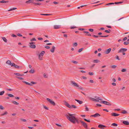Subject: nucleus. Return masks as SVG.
I'll return each mask as SVG.
<instances>
[{
    "label": "nucleus",
    "instance_id": "obj_1",
    "mask_svg": "<svg viewBox=\"0 0 129 129\" xmlns=\"http://www.w3.org/2000/svg\"><path fill=\"white\" fill-rule=\"evenodd\" d=\"M74 115V114L68 113L65 115V116L72 123H75L76 122L77 123H79V121L75 117Z\"/></svg>",
    "mask_w": 129,
    "mask_h": 129
},
{
    "label": "nucleus",
    "instance_id": "obj_2",
    "mask_svg": "<svg viewBox=\"0 0 129 129\" xmlns=\"http://www.w3.org/2000/svg\"><path fill=\"white\" fill-rule=\"evenodd\" d=\"M71 83L73 86L78 87L79 89H83V88L81 86H79L75 82L72 81L71 82Z\"/></svg>",
    "mask_w": 129,
    "mask_h": 129
},
{
    "label": "nucleus",
    "instance_id": "obj_3",
    "mask_svg": "<svg viewBox=\"0 0 129 129\" xmlns=\"http://www.w3.org/2000/svg\"><path fill=\"white\" fill-rule=\"evenodd\" d=\"M65 104L66 106L69 108L72 109L73 108H77V107L73 105H70L67 102H65Z\"/></svg>",
    "mask_w": 129,
    "mask_h": 129
},
{
    "label": "nucleus",
    "instance_id": "obj_4",
    "mask_svg": "<svg viewBox=\"0 0 129 129\" xmlns=\"http://www.w3.org/2000/svg\"><path fill=\"white\" fill-rule=\"evenodd\" d=\"M23 82L26 84L29 85L30 86H32V85L33 84H36V83L33 81H32L31 82V83H29L28 82H27L23 81Z\"/></svg>",
    "mask_w": 129,
    "mask_h": 129
},
{
    "label": "nucleus",
    "instance_id": "obj_5",
    "mask_svg": "<svg viewBox=\"0 0 129 129\" xmlns=\"http://www.w3.org/2000/svg\"><path fill=\"white\" fill-rule=\"evenodd\" d=\"M100 103H103L105 105L108 106H111V104L110 103L105 101L100 102Z\"/></svg>",
    "mask_w": 129,
    "mask_h": 129
},
{
    "label": "nucleus",
    "instance_id": "obj_6",
    "mask_svg": "<svg viewBox=\"0 0 129 129\" xmlns=\"http://www.w3.org/2000/svg\"><path fill=\"white\" fill-rule=\"evenodd\" d=\"M34 44H35L34 42H31L29 43L30 45L29 46L30 47L33 48H35L36 47V45Z\"/></svg>",
    "mask_w": 129,
    "mask_h": 129
},
{
    "label": "nucleus",
    "instance_id": "obj_7",
    "mask_svg": "<svg viewBox=\"0 0 129 129\" xmlns=\"http://www.w3.org/2000/svg\"><path fill=\"white\" fill-rule=\"evenodd\" d=\"M127 50L126 48H121L118 52V53L123 52L126 51Z\"/></svg>",
    "mask_w": 129,
    "mask_h": 129
},
{
    "label": "nucleus",
    "instance_id": "obj_8",
    "mask_svg": "<svg viewBox=\"0 0 129 129\" xmlns=\"http://www.w3.org/2000/svg\"><path fill=\"white\" fill-rule=\"evenodd\" d=\"M80 122L82 123L83 126L85 128H87V124L82 121H81Z\"/></svg>",
    "mask_w": 129,
    "mask_h": 129
},
{
    "label": "nucleus",
    "instance_id": "obj_9",
    "mask_svg": "<svg viewBox=\"0 0 129 129\" xmlns=\"http://www.w3.org/2000/svg\"><path fill=\"white\" fill-rule=\"evenodd\" d=\"M100 116V115L98 113H96L95 114L91 115L90 116L91 117H99Z\"/></svg>",
    "mask_w": 129,
    "mask_h": 129
},
{
    "label": "nucleus",
    "instance_id": "obj_10",
    "mask_svg": "<svg viewBox=\"0 0 129 129\" xmlns=\"http://www.w3.org/2000/svg\"><path fill=\"white\" fill-rule=\"evenodd\" d=\"M34 0H29L26 1L25 3L26 4H30V3H33L34 4Z\"/></svg>",
    "mask_w": 129,
    "mask_h": 129
},
{
    "label": "nucleus",
    "instance_id": "obj_11",
    "mask_svg": "<svg viewBox=\"0 0 129 129\" xmlns=\"http://www.w3.org/2000/svg\"><path fill=\"white\" fill-rule=\"evenodd\" d=\"M61 27L60 25H55L53 26V28L55 29L60 28Z\"/></svg>",
    "mask_w": 129,
    "mask_h": 129
},
{
    "label": "nucleus",
    "instance_id": "obj_12",
    "mask_svg": "<svg viewBox=\"0 0 129 129\" xmlns=\"http://www.w3.org/2000/svg\"><path fill=\"white\" fill-rule=\"evenodd\" d=\"M111 50V48H109L108 49H107L105 51V53L106 54H108L109 53Z\"/></svg>",
    "mask_w": 129,
    "mask_h": 129
},
{
    "label": "nucleus",
    "instance_id": "obj_13",
    "mask_svg": "<svg viewBox=\"0 0 129 129\" xmlns=\"http://www.w3.org/2000/svg\"><path fill=\"white\" fill-rule=\"evenodd\" d=\"M90 99L92 101L94 102H99V100L97 99H96L94 98H93L90 97Z\"/></svg>",
    "mask_w": 129,
    "mask_h": 129
},
{
    "label": "nucleus",
    "instance_id": "obj_14",
    "mask_svg": "<svg viewBox=\"0 0 129 129\" xmlns=\"http://www.w3.org/2000/svg\"><path fill=\"white\" fill-rule=\"evenodd\" d=\"M112 116H119V114L116 113H112L111 114Z\"/></svg>",
    "mask_w": 129,
    "mask_h": 129
},
{
    "label": "nucleus",
    "instance_id": "obj_15",
    "mask_svg": "<svg viewBox=\"0 0 129 129\" xmlns=\"http://www.w3.org/2000/svg\"><path fill=\"white\" fill-rule=\"evenodd\" d=\"M98 127L102 129H104V127H106L107 126L106 125L102 124H99L98 126Z\"/></svg>",
    "mask_w": 129,
    "mask_h": 129
},
{
    "label": "nucleus",
    "instance_id": "obj_16",
    "mask_svg": "<svg viewBox=\"0 0 129 129\" xmlns=\"http://www.w3.org/2000/svg\"><path fill=\"white\" fill-rule=\"evenodd\" d=\"M11 66L12 67H14L15 68H18L19 67L17 65H16L14 63H12V64Z\"/></svg>",
    "mask_w": 129,
    "mask_h": 129
},
{
    "label": "nucleus",
    "instance_id": "obj_17",
    "mask_svg": "<svg viewBox=\"0 0 129 129\" xmlns=\"http://www.w3.org/2000/svg\"><path fill=\"white\" fill-rule=\"evenodd\" d=\"M123 123L125 125H129V122L126 121H123Z\"/></svg>",
    "mask_w": 129,
    "mask_h": 129
},
{
    "label": "nucleus",
    "instance_id": "obj_18",
    "mask_svg": "<svg viewBox=\"0 0 129 129\" xmlns=\"http://www.w3.org/2000/svg\"><path fill=\"white\" fill-rule=\"evenodd\" d=\"M55 49V47L54 46H53L52 47V49L50 50V51L52 52L53 53L54 52Z\"/></svg>",
    "mask_w": 129,
    "mask_h": 129
},
{
    "label": "nucleus",
    "instance_id": "obj_19",
    "mask_svg": "<svg viewBox=\"0 0 129 129\" xmlns=\"http://www.w3.org/2000/svg\"><path fill=\"white\" fill-rule=\"evenodd\" d=\"M15 75H16L18 76H22L23 75H24L23 74H19V73H15L14 74Z\"/></svg>",
    "mask_w": 129,
    "mask_h": 129
},
{
    "label": "nucleus",
    "instance_id": "obj_20",
    "mask_svg": "<svg viewBox=\"0 0 129 129\" xmlns=\"http://www.w3.org/2000/svg\"><path fill=\"white\" fill-rule=\"evenodd\" d=\"M6 63L8 65H11L12 64V63H11V61L9 60H7L6 62Z\"/></svg>",
    "mask_w": 129,
    "mask_h": 129
},
{
    "label": "nucleus",
    "instance_id": "obj_21",
    "mask_svg": "<svg viewBox=\"0 0 129 129\" xmlns=\"http://www.w3.org/2000/svg\"><path fill=\"white\" fill-rule=\"evenodd\" d=\"M45 53V52L44 51H42L41 52V53L39 55H41V56H43Z\"/></svg>",
    "mask_w": 129,
    "mask_h": 129
},
{
    "label": "nucleus",
    "instance_id": "obj_22",
    "mask_svg": "<svg viewBox=\"0 0 129 129\" xmlns=\"http://www.w3.org/2000/svg\"><path fill=\"white\" fill-rule=\"evenodd\" d=\"M75 100L80 104H81L83 103V102L82 101L77 99H75Z\"/></svg>",
    "mask_w": 129,
    "mask_h": 129
},
{
    "label": "nucleus",
    "instance_id": "obj_23",
    "mask_svg": "<svg viewBox=\"0 0 129 129\" xmlns=\"http://www.w3.org/2000/svg\"><path fill=\"white\" fill-rule=\"evenodd\" d=\"M9 2L8 1H5L4 0H3L2 1H0V3H8Z\"/></svg>",
    "mask_w": 129,
    "mask_h": 129
},
{
    "label": "nucleus",
    "instance_id": "obj_24",
    "mask_svg": "<svg viewBox=\"0 0 129 129\" xmlns=\"http://www.w3.org/2000/svg\"><path fill=\"white\" fill-rule=\"evenodd\" d=\"M100 61L98 59H95L94 60H93V62L94 63H98L100 62Z\"/></svg>",
    "mask_w": 129,
    "mask_h": 129
},
{
    "label": "nucleus",
    "instance_id": "obj_25",
    "mask_svg": "<svg viewBox=\"0 0 129 129\" xmlns=\"http://www.w3.org/2000/svg\"><path fill=\"white\" fill-rule=\"evenodd\" d=\"M2 38L3 40L5 42H7V40L6 38H5L4 37H2Z\"/></svg>",
    "mask_w": 129,
    "mask_h": 129
},
{
    "label": "nucleus",
    "instance_id": "obj_26",
    "mask_svg": "<svg viewBox=\"0 0 129 129\" xmlns=\"http://www.w3.org/2000/svg\"><path fill=\"white\" fill-rule=\"evenodd\" d=\"M17 9L16 8H11L9 9V10H8V11H12L14 10H15Z\"/></svg>",
    "mask_w": 129,
    "mask_h": 129
},
{
    "label": "nucleus",
    "instance_id": "obj_27",
    "mask_svg": "<svg viewBox=\"0 0 129 129\" xmlns=\"http://www.w3.org/2000/svg\"><path fill=\"white\" fill-rule=\"evenodd\" d=\"M35 72L34 70L31 69L29 71V72L31 73H34Z\"/></svg>",
    "mask_w": 129,
    "mask_h": 129
},
{
    "label": "nucleus",
    "instance_id": "obj_28",
    "mask_svg": "<svg viewBox=\"0 0 129 129\" xmlns=\"http://www.w3.org/2000/svg\"><path fill=\"white\" fill-rule=\"evenodd\" d=\"M12 103L15 105H18L19 104V103H18L15 101H13Z\"/></svg>",
    "mask_w": 129,
    "mask_h": 129
},
{
    "label": "nucleus",
    "instance_id": "obj_29",
    "mask_svg": "<svg viewBox=\"0 0 129 129\" xmlns=\"http://www.w3.org/2000/svg\"><path fill=\"white\" fill-rule=\"evenodd\" d=\"M43 56L39 55L38 58L39 60H41L43 59Z\"/></svg>",
    "mask_w": 129,
    "mask_h": 129
},
{
    "label": "nucleus",
    "instance_id": "obj_30",
    "mask_svg": "<svg viewBox=\"0 0 129 129\" xmlns=\"http://www.w3.org/2000/svg\"><path fill=\"white\" fill-rule=\"evenodd\" d=\"M8 95L10 97H14V95L13 94H8Z\"/></svg>",
    "mask_w": 129,
    "mask_h": 129
},
{
    "label": "nucleus",
    "instance_id": "obj_31",
    "mask_svg": "<svg viewBox=\"0 0 129 129\" xmlns=\"http://www.w3.org/2000/svg\"><path fill=\"white\" fill-rule=\"evenodd\" d=\"M50 103H51L52 105H55V103L54 102V101H52L51 100L50 101Z\"/></svg>",
    "mask_w": 129,
    "mask_h": 129
},
{
    "label": "nucleus",
    "instance_id": "obj_32",
    "mask_svg": "<svg viewBox=\"0 0 129 129\" xmlns=\"http://www.w3.org/2000/svg\"><path fill=\"white\" fill-rule=\"evenodd\" d=\"M121 113L123 114H126L127 113V112L125 110H123L121 112Z\"/></svg>",
    "mask_w": 129,
    "mask_h": 129
},
{
    "label": "nucleus",
    "instance_id": "obj_33",
    "mask_svg": "<svg viewBox=\"0 0 129 129\" xmlns=\"http://www.w3.org/2000/svg\"><path fill=\"white\" fill-rule=\"evenodd\" d=\"M5 93V91H3L0 92V95H2Z\"/></svg>",
    "mask_w": 129,
    "mask_h": 129
},
{
    "label": "nucleus",
    "instance_id": "obj_34",
    "mask_svg": "<svg viewBox=\"0 0 129 129\" xmlns=\"http://www.w3.org/2000/svg\"><path fill=\"white\" fill-rule=\"evenodd\" d=\"M111 125L115 126H117L118 125L116 123H113Z\"/></svg>",
    "mask_w": 129,
    "mask_h": 129
},
{
    "label": "nucleus",
    "instance_id": "obj_35",
    "mask_svg": "<svg viewBox=\"0 0 129 129\" xmlns=\"http://www.w3.org/2000/svg\"><path fill=\"white\" fill-rule=\"evenodd\" d=\"M83 48H80L79 49L78 51V52H81V51H82L83 50Z\"/></svg>",
    "mask_w": 129,
    "mask_h": 129
},
{
    "label": "nucleus",
    "instance_id": "obj_36",
    "mask_svg": "<svg viewBox=\"0 0 129 129\" xmlns=\"http://www.w3.org/2000/svg\"><path fill=\"white\" fill-rule=\"evenodd\" d=\"M41 15H45V16H49L51 15V14H41Z\"/></svg>",
    "mask_w": 129,
    "mask_h": 129
},
{
    "label": "nucleus",
    "instance_id": "obj_37",
    "mask_svg": "<svg viewBox=\"0 0 129 129\" xmlns=\"http://www.w3.org/2000/svg\"><path fill=\"white\" fill-rule=\"evenodd\" d=\"M34 4L38 5H41V4L40 3H34Z\"/></svg>",
    "mask_w": 129,
    "mask_h": 129
},
{
    "label": "nucleus",
    "instance_id": "obj_38",
    "mask_svg": "<svg viewBox=\"0 0 129 129\" xmlns=\"http://www.w3.org/2000/svg\"><path fill=\"white\" fill-rule=\"evenodd\" d=\"M16 78L20 80H23L24 79L20 77H16Z\"/></svg>",
    "mask_w": 129,
    "mask_h": 129
},
{
    "label": "nucleus",
    "instance_id": "obj_39",
    "mask_svg": "<svg viewBox=\"0 0 129 129\" xmlns=\"http://www.w3.org/2000/svg\"><path fill=\"white\" fill-rule=\"evenodd\" d=\"M123 2H116L114 3L115 4H121L123 3Z\"/></svg>",
    "mask_w": 129,
    "mask_h": 129
},
{
    "label": "nucleus",
    "instance_id": "obj_40",
    "mask_svg": "<svg viewBox=\"0 0 129 129\" xmlns=\"http://www.w3.org/2000/svg\"><path fill=\"white\" fill-rule=\"evenodd\" d=\"M89 75H90L92 76L94 74L93 72H89Z\"/></svg>",
    "mask_w": 129,
    "mask_h": 129
},
{
    "label": "nucleus",
    "instance_id": "obj_41",
    "mask_svg": "<svg viewBox=\"0 0 129 129\" xmlns=\"http://www.w3.org/2000/svg\"><path fill=\"white\" fill-rule=\"evenodd\" d=\"M123 44L125 45H127L129 44V42H125Z\"/></svg>",
    "mask_w": 129,
    "mask_h": 129
},
{
    "label": "nucleus",
    "instance_id": "obj_42",
    "mask_svg": "<svg viewBox=\"0 0 129 129\" xmlns=\"http://www.w3.org/2000/svg\"><path fill=\"white\" fill-rule=\"evenodd\" d=\"M126 69H123L121 70L122 72H124L126 71Z\"/></svg>",
    "mask_w": 129,
    "mask_h": 129
},
{
    "label": "nucleus",
    "instance_id": "obj_43",
    "mask_svg": "<svg viewBox=\"0 0 129 129\" xmlns=\"http://www.w3.org/2000/svg\"><path fill=\"white\" fill-rule=\"evenodd\" d=\"M72 62L75 64H77L78 63V62L74 60H72Z\"/></svg>",
    "mask_w": 129,
    "mask_h": 129
},
{
    "label": "nucleus",
    "instance_id": "obj_44",
    "mask_svg": "<svg viewBox=\"0 0 129 129\" xmlns=\"http://www.w3.org/2000/svg\"><path fill=\"white\" fill-rule=\"evenodd\" d=\"M114 4L115 3H108V4H106V5H107V6H108V5H112V4Z\"/></svg>",
    "mask_w": 129,
    "mask_h": 129
},
{
    "label": "nucleus",
    "instance_id": "obj_45",
    "mask_svg": "<svg viewBox=\"0 0 129 129\" xmlns=\"http://www.w3.org/2000/svg\"><path fill=\"white\" fill-rule=\"evenodd\" d=\"M36 40L35 38H33L32 39H30V41H36Z\"/></svg>",
    "mask_w": 129,
    "mask_h": 129
},
{
    "label": "nucleus",
    "instance_id": "obj_46",
    "mask_svg": "<svg viewBox=\"0 0 129 129\" xmlns=\"http://www.w3.org/2000/svg\"><path fill=\"white\" fill-rule=\"evenodd\" d=\"M76 28V26H71L70 28L71 29H74V28Z\"/></svg>",
    "mask_w": 129,
    "mask_h": 129
},
{
    "label": "nucleus",
    "instance_id": "obj_47",
    "mask_svg": "<svg viewBox=\"0 0 129 129\" xmlns=\"http://www.w3.org/2000/svg\"><path fill=\"white\" fill-rule=\"evenodd\" d=\"M7 114V112H6L2 114V115H4L6 114Z\"/></svg>",
    "mask_w": 129,
    "mask_h": 129
},
{
    "label": "nucleus",
    "instance_id": "obj_48",
    "mask_svg": "<svg viewBox=\"0 0 129 129\" xmlns=\"http://www.w3.org/2000/svg\"><path fill=\"white\" fill-rule=\"evenodd\" d=\"M21 120L22 121H23V122H26V119H21Z\"/></svg>",
    "mask_w": 129,
    "mask_h": 129
},
{
    "label": "nucleus",
    "instance_id": "obj_49",
    "mask_svg": "<svg viewBox=\"0 0 129 129\" xmlns=\"http://www.w3.org/2000/svg\"><path fill=\"white\" fill-rule=\"evenodd\" d=\"M45 48L47 49H49L50 48V47L48 46H46L45 47Z\"/></svg>",
    "mask_w": 129,
    "mask_h": 129
},
{
    "label": "nucleus",
    "instance_id": "obj_50",
    "mask_svg": "<svg viewBox=\"0 0 129 129\" xmlns=\"http://www.w3.org/2000/svg\"><path fill=\"white\" fill-rule=\"evenodd\" d=\"M108 36V35L107 36H99V37H107Z\"/></svg>",
    "mask_w": 129,
    "mask_h": 129
},
{
    "label": "nucleus",
    "instance_id": "obj_51",
    "mask_svg": "<svg viewBox=\"0 0 129 129\" xmlns=\"http://www.w3.org/2000/svg\"><path fill=\"white\" fill-rule=\"evenodd\" d=\"M0 109L2 110H3L4 109V108L1 105H0Z\"/></svg>",
    "mask_w": 129,
    "mask_h": 129
},
{
    "label": "nucleus",
    "instance_id": "obj_52",
    "mask_svg": "<svg viewBox=\"0 0 129 129\" xmlns=\"http://www.w3.org/2000/svg\"><path fill=\"white\" fill-rule=\"evenodd\" d=\"M77 43H76V42L75 43H74L73 44V46H77Z\"/></svg>",
    "mask_w": 129,
    "mask_h": 129
},
{
    "label": "nucleus",
    "instance_id": "obj_53",
    "mask_svg": "<svg viewBox=\"0 0 129 129\" xmlns=\"http://www.w3.org/2000/svg\"><path fill=\"white\" fill-rule=\"evenodd\" d=\"M11 36H12V37H17V36L16 35H14L13 34H12L11 35Z\"/></svg>",
    "mask_w": 129,
    "mask_h": 129
},
{
    "label": "nucleus",
    "instance_id": "obj_54",
    "mask_svg": "<svg viewBox=\"0 0 129 129\" xmlns=\"http://www.w3.org/2000/svg\"><path fill=\"white\" fill-rule=\"evenodd\" d=\"M116 67V66L113 65L111 66V67L112 68H115Z\"/></svg>",
    "mask_w": 129,
    "mask_h": 129
},
{
    "label": "nucleus",
    "instance_id": "obj_55",
    "mask_svg": "<svg viewBox=\"0 0 129 129\" xmlns=\"http://www.w3.org/2000/svg\"><path fill=\"white\" fill-rule=\"evenodd\" d=\"M79 30H85V29L84 28H79L78 29Z\"/></svg>",
    "mask_w": 129,
    "mask_h": 129
},
{
    "label": "nucleus",
    "instance_id": "obj_56",
    "mask_svg": "<svg viewBox=\"0 0 129 129\" xmlns=\"http://www.w3.org/2000/svg\"><path fill=\"white\" fill-rule=\"evenodd\" d=\"M83 33H84L86 34H88L89 33V32L87 31H84Z\"/></svg>",
    "mask_w": 129,
    "mask_h": 129
},
{
    "label": "nucleus",
    "instance_id": "obj_57",
    "mask_svg": "<svg viewBox=\"0 0 129 129\" xmlns=\"http://www.w3.org/2000/svg\"><path fill=\"white\" fill-rule=\"evenodd\" d=\"M112 84L113 86H116V84L115 83L113 82L112 83Z\"/></svg>",
    "mask_w": 129,
    "mask_h": 129
},
{
    "label": "nucleus",
    "instance_id": "obj_58",
    "mask_svg": "<svg viewBox=\"0 0 129 129\" xmlns=\"http://www.w3.org/2000/svg\"><path fill=\"white\" fill-rule=\"evenodd\" d=\"M17 35L18 36H19V37H22V35H21V34H17Z\"/></svg>",
    "mask_w": 129,
    "mask_h": 129
},
{
    "label": "nucleus",
    "instance_id": "obj_59",
    "mask_svg": "<svg viewBox=\"0 0 129 129\" xmlns=\"http://www.w3.org/2000/svg\"><path fill=\"white\" fill-rule=\"evenodd\" d=\"M98 100H100L101 101L102 100V99H101V98L99 97H98Z\"/></svg>",
    "mask_w": 129,
    "mask_h": 129
},
{
    "label": "nucleus",
    "instance_id": "obj_60",
    "mask_svg": "<svg viewBox=\"0 0 129 129\" xmlns=\"http://www.w3.org/2000/svg\"><path fill=\"white\" fill-rule=\"evenodd\" d=\"M44 107L45 109L47 110H48V109L45 106H44Z\"/></svg>",
    "mask_w": 129,
    "mask_h": 129
},
{
    "label": "nucleus",
    "instance_id": "obj_61",
    "mask_svg": "<svg viewBox=\"0 0 129 129\" xmlns=\"http://www.w3.org/2000/svg\"><path fill=\"white\" fill-rule=\"evenodd\" d=\"M112 81L114 82H115L116 81V80L114 78H113L112 79Z\"/></svg>",
    "mask_w": 129,
    "mask_h": 129
},
{
    "label": "nucleus",
    "instance_id": "obj_62",
    "mask_svg": "<svg viewBox=\"0 0 129 129\" xmlns=\"http://www.w3.org/2000/svg\"><path fill=\"white\" fill-rule=\"evenodd\" d=\"M38 39L39 40H41L43 39L42 38H38Z\"/></svg>",
    "mask_w": 129,
    "mask_h": 129
},
{
    "label": "nucleus",
    "instance_id": "obj_63",
    "mask_svg": "<svg viewBox=\"0 0 129 129\" xmlns=\"http://www.w3.org/2000/svg\"><path fill=\"white\" fill-rule=\"evenodd\" d=\"M105 32L106 33H110V32L108 30H105Z\"/></svg>",
    "mask_w": 129,
    "mask_h": 129
},
{
    "label": "nucleus",
    "instance_id": "obj_64",
    "mask_svg": "<svg viewBox=\"0 0 129 129\" xmlns=\"http://www.w3.org/2000/svg\"><path fill=\"white\" fill-rule=\"evenodd\" d=\"M127 39V38L126 37H125L123 39V40L124 41H125Z\"/></svg>",
    "mask_w": 129,
    "mask_h": 129
}]
</instances>
